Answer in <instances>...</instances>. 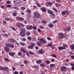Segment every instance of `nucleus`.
Segmentation results:
<instances>
[{"label":"nucleus","mask_w":74,"mask_h":74,"mask_svg":"<svg viewBox=\"0 0 74 74\" xmlns=\"http://www.w3.org/2000/svg\"><path fill=\"white\" fill-rule=\"evenodd\" d=\"M36 62L37 64H41L42 63V61L40 60H38L36 61Z\"/></svg>","instance_id":"15"},{"label":"nucleus","mask_w":74,"mask_h":74,"mask_svg":"<svg viewBox=\"0 0 74 74\" xmlns=\"http://www.w3.org/2000/svg\"><path fill=\"white\" fill-rule=\"evenodd\" d=\"M6 46L8 47H11L12 49L14 48V45L11 43H6Z\"/></svg>","instance_id":"1"},{"label":"nucleus","mask_w":74,"mask_h":74,"mask_svg":"<svg viewBox=\"0 0 74 74\" xmlns=\"http://www.w3.org/2000/svg\"><path fill=\"white\" fill-rule=\"evenodd\" d=\"M42 10V12H45L46 11V8L44 7H43L40 9Z\"/></svg>","instance_id":"9"},{"label":"nucleus","mask_w":74,"mask_h":74,"mask_svg":"<svg viewBox=\"0 0 74 74\" xmlns=\"http://www.w3.org/2000/svg\"><path fill=\"white\" fill-rule=\"evenodd\" d=\"M11 28L12 29V30H13L14 31H16V29H15V27H11Z\"/></svg>","instance_id":"44"},{"label":"nucleus","mask_w":74,"mask_h":74,"mask_svg":"<svg viewBox=\"0 0 74 74\" xmlns=\"http://www.w3.org/2000/svg\"><path fill=\"white\" fill-rule=\"evenodd\" d=\"M61 71H65V66H62L60 69Z\"/></svg>","instance_id":"10"},{"label":"nucleus","mask_w":74,"mask_h":74,"mask_svg":"<svg viewBox=\"0 0 74 74\" xmlns=\"http://www.w3.org/2000/svg\"><path fill=\"white\" fill-rule=\"evenodd\" d=\"M26 27L27 28V29H28V30H31L33 28V26L31 25H26Z\"/></svg>","instance_id":"6"},{"label":"nucleus","mask_w":74,"mask_h":74,"mask_svg":"<svg viewBox=\"0 0 74 74\" xmlns=\"http://www.w3.org/2000/svg\"><path fill=\"white\" fill-rule=\"evenodd\" d=\"M62 15H65V11H63L61 13Z\"/></svg>","instance_id":"37"},{"label":"nucleus","mask_w":74,"mask_h":74,"mask_svg":"<svg viewBox=\"0 0 74 74\" xmlns=\"http://www.w3.org/2000/svg\"><path fill=\"white\" fill-rule=\"evenodd\" d=\"M39 22L40 23H42V19L39 18Z\"/></svg>","instance_id":"25"},{"label":"nucleus","mask_w":74,"mask_h":74,"mask_svg":"<svg viewBox=\"0 0 74 74\" xmlns=\"http://www.w3.org/2000/svg\"><path fill=\"white\" fill-rule=\"evenodd\" d=\"M50 66L51 67V68H52V67H53L55 66V64H51L50 65Z\"/></svg>","instance_id":"24"},{"label":"nucleus","mask_w":74,"mask_h":74,"mask_svg":"<svg viewBox=\"0 0 74 74\" xmlns=\"http://www.w3.org/2000/svg\"><path fill=\"white\" fill-rule=\"evenodd\" d=\"M47 12L49 13V14H50V15H52V14H53V12H52V11L51 10H48Z\"/></svg>","instance_id":"12"},{"label":"nucleus","mask_w":74,"mask_h":74,"mask_svg":"<svg viewBox=\"0 0 74 74\" xmlns=\"http://www.w3.org/2000/svg\"><path fill=\"white\" fill-rule=\"evenodd\" d=\"M71 59H74V56H71Z\"/></svg>","instance_id":"61"},{"label":"nucleus","mask_w":74,"mask_h":74,"mask_svg":"<svg viewBox=\"0 0 74 74\" xmlns=\"http://www.w3.org/2000/svg\"><path fill=\"white\" fill-rule=\"evenodd\" d=\"M20 35L21 37H25V32L23 31L20 32Z\"/></svg>","instance_id":"4"},{"label":"nucleus","mask_w":74,"mask_h":74,"mask_svg":"<svg viewBox=\"0 0 74 74\" xmlns=\"http://www.w3.org/2000/svg\"><path fill=\"white\" fill-rule=\"evenodd\" d=\"M5 61H6L7 62H8V61H9V59H8L7 58H5Z\"/></svg>","instance_id":"46"},{"label":"nucleus","mask_w":74,"mask_h":74,"mask_svg":"<svg viewBox=\"0 0 74 74\" xmlns=\"http://www.w3.org/2000/svg\"><path fill=\"white\" fill-rule=\"evenodd\" d=\"M58 49L60 50H62L63 49H65V47L60 46L58 47Z\"/></svg>","instance_id":"13"},{"label":"nucleus","mask_w":74,"mask_h":74,"mask_svg":"<svg viewBox=\"0 0 74 74\" xmlns=\"http://www.w3.org/2000/svg\"><path fill=\"white\" fill-rule=\"evenodd\" d=\"M4 67H0V70H2V71H3V70H4Z\"/></svg>","instance_id":"40"},{"label":"nucleus","mask_w":74,"mask_h":74,"mask_svg":"<svg viewBox=\"0 0 74 74\" xmlns=\"http://www.w3.org/2000/svg\"><path fill=\"white\" fill-rule=\"evenodd\" d=\"M4 36H5V37H7L8 36V35L7 34H4Z\"/></svg>","instance_id":"57"},{"label":"nucleus","mask_w":74,"mask_h":74,"mask_svg":"<svg viewBox=\"0 0 74 74\" xmlns=\"http://www.w3.org/2000/svg\"><path fill=\"white\" fill-rule=\"evenodd\" d=\"M71 66H72L71 69L72 70H74V64L71 63L70 64Z\"/></svg>","instance_id":"22"},{"label":"nucleus","mask_w":74,"mask_h":74,"mask_svg":"<svg viewBox=\"0 0 74 74\" xmlns=\"http://www.w3.org/2000/svg\"><path fill=\"white\" fill-rule=\"evenodd\" d=\"M19 72L17 71H15L14 72V74H18Z\"/></svg>","instance_id":"47"},{"label":"nucleus","mask_w":74,"mask_h":74,"mask_svg":"<svg viewBox=\"0 0 74 74\" xmlns=\"http://www.w3.org/2000/svg\"><path fill=\"white\" fill-rule=\"evenodd\" d=\"M17 26H18V27H20L21 26V23H17Z\"/></svg>","instance_id":"28"},{"label":"nucleus","mask_w":74,"mask_h":74,"mask_svg":"<svg viewBox=\"0 0 74 74\" xmlns=\"http://www.w3.org/2000/svg\"><path fill=\"white\" fill-rule=\"evenodd\" d=\"M52 4V3H51V2H47L46 3V4L47 5H51V4Z\"/></svg>","instance_id":"23"},{"label":"nucleus","mask_w":74,"mask_h":74,"mask_svg":"<svg viewBox=\"0 0 74 74\" xmlns=\"http://www.w3.org/2000/svg\"><path fill=\"white\" fill-rule=\"evenodd\" d=\"M61 0H56V1L57 3H60V1Z\"/></svg>","instance_id":"62"},{"label":"nucleus","mask_w":74,"mask_h":74,"mask_svg":"<svg viewBox=\"0 0 74 74\" xmlns=\"http://www.w3.org/2000/svg\"><path fill=\"white\" fill-rule=\"evenodd\" d=\"M27 48H28V49H33V48H34V47H33L32 45L29 46Z\"/></svg>","instance_id":"21"},{"label":"nucleus","mask_w":74,"mask_h":74,"mask_svg":"<svg viewBox=\"0 0 74 74\" xmlns=\"http://www.w3.org/2000/svg\"><path fill=\"white\" fill-rule=\"evenodd\" d=\"M43 23L46 24L47 23V21L45 20H43L42 21Z\"/></svg>","instance_id":"51"},{"label":"nucleus","mask_w":74,"mask_h":74,"mask_svg":"<svg viewBox=\"0 0 74 74\" xmlns=\"http://www.w3.org/2000/svg\"><path fill=\"white\" fill-rule=\"evenodd\" d=\"M22 32H26V29L25 28H23L22 29Z\"/></svg>","instance_id":"48"},{"label":"nucleus","mask_w":74,"mask_h":74,"mask_svg":"<svg viewBox=\"0 0 74 74\" xmlns=\"http://www.w3.org/2000/svg\"><path fill=\"white\" fill-rule=\"evenodd\" d=\"M12 15L13 16H16V11L15 10L12 13Z\"/></svg>","instance_id":"17"},{"label":"nucleus","mask_w":74,"mask_h":74,"mask_svg":"<svg viewBox=\"0 0 74 74\" xmlns=\"http://www.w3.org/2000/svg\"><path fill=\"white\" fill-rule=\"evenodd\" d=\"M45 61L46 63L47 64H50V63H51V62H50V61H49V60Z\"/></svg>","instance_id":"27"},{"label":"nucleus","mask_w":74,"mask_h":74,"mask_svg":"<svg viewBox=\"0 0 74 74\" xmlns=\"http://www.w3.org/2000/svg\"><path fill=\"white\" fill-rule=\"evenodd\" d=\"M5 20H6V21H10V19L8 18H5Z\"/></svg>","instance_id":"64"},{"label":"nucleus","mask_w":74,"mask_h":74,"mask_svg":"<svg viewBox=\"0 0 74 74\" xmlns=\"http://www.w3.org/2000/svg\"><path fill=\"white\" fill-rule=\"evenodd\" d=\"M24 63L25 64H27V63H28V61L26 60H25L24 61Z\"/></svg>","instance_id":"50"},{"label":"nucleus","mask_w":74,"mask_h":74,"mask_svg":"<svg viewBox=\"0 0 74 74\" xmlns=\"http://www.w3.org/2000/svg\"><path fill=\"white\" fill-rule=\"evenodd\" d=\"M53 10L54 11H55V12H58V10H57L56 9L53 8Z\"/></svg>","instance_id":"45"},{"label":"nucleus","mask_w":74,"mask_h":74,"mask_svg":"<svg viewBox=\"0 0 74 74\" xmlns=\"http://www.w3.org/2000/svg\"><path fill=\"white\" fill-rule=\"evenodd\" d=\"M29 54H30L31 55H34V53L31 51H29Z\"/></svg>","instance_id":"39"},{"label":"nucleus","mask_w":74,"mask_h":74,"mask_svg":"<svg viewBox=\"0 0 74 74\" xmlns=\"http://www.w3.org/2000/svg\"><path fill=\"white\" fill-rule=\"evenodd\" d=\"M47 39L48 40H51V38L50 37H47Z\"/></svg>","instance_id":"59"},{"label":"nucleus","mask_w":74,"mask_h":74,"mask_svg":"<svg viewBox=\"0 0 74 74\" xmlns=\"http://www.w3.org/2000/svg\"><path fill=\"white\" fill-rule=\"evenodd\" d=\"M26 35L27 36H29V35H30V33L28 31L26 32Z\"/></svg>","instance_id":"26"},{"label":"nucleus","mask_w":74,"mask_h":74,"mask_svg":"<svg viewBox=\"0 0 74 74\" xmlns=\"http://www.w3.org/2000/svg\"><path fill=\"white\" fill-rule=\"evenodd\" d=\"M27 38L29 40L31 41L32 40V37L30 36H28L27 37Z\"/></svg>","instance_id":"30"},{"label":"nucleus","mask_w":74,"mask_h":74,"mask_svg":"<svg viewBox=\"0 0 74 74\" xmlns=\"http://www.w3.org/2000/svg\"><path fill=\"white\" fill-rule=\"evenodd\" d=\"M26 55L27 56H30V55H29V54L28 52H27L26 53Z\"/></svg>","instance_id":"60"},{"label":"nucleus","mask_w":74,"mask_h":74,"mask_svg":"<svg viewBox=\"0 0 74 74\" xmlns=\"http://www.w3.org/2000/svg\"><path fill=\"white\" fill-rule=\"evenodd\" d=\"M37 30L39 33H40V32H41V29H40L39 28L37 29Z\"/></svg>","instance_id":"63"},{"label":"nucleus","mask_w":74,"mask_h":74,"mask_svg":"<svg viewBox=\"0 0 74 74\" xmlns=\"http://www.w3.org/2000/svg\"><path fill=\"white\" fill-rule=\"evenodd\" d=\"M71 49H72V50H73L74 49V44H73V45H71Z\"/></svg>","instance_id":"29"},{"label":"nucleus","mask_w":74,"mask_h":74,"mask_svg":"<svg viewBox=\"0 0 74 74\" xmlns=\"http://www.w3.org/2000/svg\"><path fill=\"white\" fill-rule=\"evenodd\" d=\"M57 22H58V20H56L53 22V24H55V23H56Z\"/></svg>","instance_id":"35"},{"label":"nucleus","mask_w":74,"mask_h":74,"mask_svg":"<svg viewBox=\"0 0 74 74\" xmlns=\"http://www.w3.org/2000/svg\"><path fill=\"white\" fill-rule=\"evenodd\" d=\"M52 45L51 43L48 44V45L47 46V47H51Z\"/></svg>","instance_id":"32"},{"label":"nucleus","mask_w":74,"mask_h":74,"mask_svg":"<svg viewBox=\"0 0 74 74\" xmlns=\"http://www.w3.org/2000/svg\"><path fill=\"white\" fill-rule=\"evenodd\" d=\"M59 38L60 39H63V38H64V36L63 34L62 33H61L59 34Z\"/></svg>","instance_id":"2"},{"label":"nucleus","mask_w":74,"mask_h":74,"mask_svg":"<svg viewBox=\"0 0 74 74\" xmlns=\"http://www.w3.org/2000/svg\"><path fill=\"white\" fill-rule=\"evenodd\" d=\"M6 3L7 4H10V1H7Z\"/></svg>","instance_id":"56"},{"label":"nucleus","mask_w":74,"mask_h":74,"mask_svg":"<svg viewBox=\"0 0 74 74\" xmlns=\"http://www.w3.org/2000/svg\"><path fill=\"white\" fill-rule=\"evenodd\" d=\"M33 29L34 30H36L37 29V27H36L34 25L33 26Z\"/></svg>","instance_id":"54"},{"label":"nucleus","mask_w":74,"mask_h":74,"mask_svg":"<svg viewBox=\"0 0 74 74\" xmlns=\"http://www.w3.org/2000/svg\"><path fill=\"white\" fill-rule=\"evenodd\" d=\"M48 26L49 27H53V25L51 23H50L48 25Z\"/></svg>","instance_id":"20"},{"label":"nucleus","mask_w":74,"mask_h":74,"mask_svg":"<svg viewBox=\"0 0 74 74\" xmlns=\"http://www.w3.org/2000/svg\"><path fill=\"white\" fill-rule=\"evenodd\" d=\"M1 8H3V9L5 8V7L3 5H1Z\"/></svg>","instance_id":"55"},{"label":"nucleus","mask_w":74,"mask_h":74,"mask_svg":"<svg viewBox=\"0 0 74 74\" xmlns=\"http://www.w3.org/2000/svg\"><path fill=\"white\" fill-rule=\"evenodd\" d=\"M55 5H56V7H58V6H60V4H58L56 3H55Z\"/></svg>","instance_id":"53"},{"label":"nucleus","mask_w":74,"mask_h":74,"mask_svg":"<svg viewBox=\"0 0 74 74\" xmlns=\"http://www.w3.org/2000/svg\"><path fill=\"white\" fill-rule=\"evenodd\" d=\"M70 27H68L67 29V32H69L70 30Z\"/></svg>","instance_id":"52"},{"label":"nucleus","mask_w":74,"mask_h":74,"mask_svg":"<svg viewBox=\"0 0 74 74\" xmlns=\"http://www.w3.org/2000/svg\"><path fill=\"white\" fill-rule=\"evenodd\" d=\"M31 46L33 47H34L35 46V44L34 43H31Z\"/></svg>","instance_id":"43"},{"label":"nucleus","mask_w":74,"mask_h":74,"mask_svg":"<svg viewBox=\"0 0 74 74\" xmlns=\"http://www.w3.org/2000/svg\"><path fill=\"white\" fill-rule=\"evenodd\" d=\"M20 44L21 45H23V46H25V44L24 42H21Z\"/></svg>","instance_id":"33"},{"label":"nucleus","mask_w":74,"mask_h":74,"mask_svg":"<svg viewBox=\"0 0 74 74\" xmlns=\"http://www.w3.org/2000/svg\"><path fill=\"white\" fill-rule=\"evenodd\" d=\"M66 13V15H68L69 14V12H67V11H65V14Z\"/></svg>","instance_id":"42"},{"label":"nucleus","mask_w":74,"mask_h":74,"mask_svg":"<svg viewBox=\"0 0 74 74\" xmlns=\"http://www.w3.org/2000/svg\"><path fill=\"white\" fill-rule=\"evenodd\" d=\"M35 22L36 23H38L39 22V18H36L35 19Z\"/></svg>","instance_id":"16"},{"label":"nucleus","mask_w":74,"mask_h":74,"mask_svg":"<svg viewBox=\"0 0 74 74\" xmlns=\"http://www.w3.org/2000/svg\"><path fill=\"white\" fill-rule=\"evenodd\" d=\"M9 41H10V43H13V42H14L15 40L12 39H10L9 40Z\"/></svg>","instance_id":"19"},{"label":"nucleus","mask_w":74,"mask_h":74,"mask_svg":"<svg viewBox=\"0 0 74 74\" xmlns=\"http://www.w3.org/2000/svg\"><path fill=\"white\" fill-rule=\"evenodd\" d=\"M21 50L22 52H23V53H26V50L25 49H24L22 48H21Z\"/></svg>","instance_id":"18"},{"label":"nucleus","mask_w":74,"mask_h":74,"mask_svg":"<svg viewBox=\"0 0 74 74\" xmlns=\"http://www.w3.org/2000/svg\"><path fill=\"white\" fill-rule=\"evenodd\" d=\"M15 52H10L9 53V55H10L11 56H14L15 55Z\"/></svg>","instance_id":"8"},{"label":"nucleus","mask_w":74,"mask_h":74,"mask_svg":"<svg viewBox=\"0 0 74 74\" xmlns=\"http://www.w3.org/2000/svg\"><path fill=\"white\" fill-rule=\"evenodd\" d=\"M4 49L6 52H8L10 50V49H9V48L7 47H5Z\"/></svg>","instance_id":"11"},{"label":"nucleus","mask_w":74,"mask_h":74,"mask_svg":"<svg viewBox=\"0 0 74 74\" xmlns=\"http://www.w3.org/2000/svg\"><path fill=\"white\" fill-rule=\"evenodd\" d=\"M40 66H42L44 67L45 66V65H44V64L42 63L40 64Z\"/></svg>","instance_id":"38"},{"label":"nucleus","mask_w":74,"mask_h":74,"mask_svg":"<svg viewBox=\"0 0 74 74\" xmlns=\"http://www.w3.org/2000/svg\"><path fill=\"white\" fill-rule=\"evenodd\" d=\"M37 5L38 7H41V5H40V4L38 3H37Z\"/></svg>","instance_id":"58"},{"label":"nucleus","mask_w":74,"mask_h":74,"mask_svg":"<svg viewBox=\"0 0 74 74\" xmlns=\"http://www.w3.org/2000/svg\"><path fill=\"white\" fill-rule=\"evenodd\" d=\"M51 56L52 57H53L54 58H56V56L55 54H53L51 55Z\"/></svg>","instance_id":"41"},{"label":"nucleus","mask_w":74,"mask_h":74,"mask_svg":"<svg viewBox=\"0 0 74 74\" xmlns=\"http://www.w3.org/2000/svg\"><path fill=\"white\" fill-rule=\"evenodd\" d=\"M27 11L28 13L29 14H30V13H31V11H30V10L27 9Z\"/></svg>","instance_id":"36"},{"label":"nucleus","mask_w":74,"mask_h":74,"mask_svg":"<svg viewBox=\"0 0 74 74\" xmlns=\"http://www.w3.org/2000/svg\"><path fill=\"white\" fill-rule=\"evenodd\" d=\"M40 42L41 43H42V44H46V42L44 40V39L42 38L40 39Z\"/></svg>","instance_id":"3"},{"label":"nucleus","mask_w":74,"mask_h":74,"mask_svg":"<svg viewBox=\"0 0 74 74\" xmlns=\"http://www.w3.org/2000/svg\"><path fill=\"white\" fill-rule=\"evenodd\" d=\"M12 8L14 9H17L18 8V7L17 6H14L12 7Z\"/></svg>","instance_id":"49"},{"label":"nucleus","mask_w":74,"mask_h":74,"mask_svg":"<svg viewBox=\"0 0 74 74\" xmlns=\"http://www.w3.org/2000/svg\"><path fill=\"white\" fill-rule=\"evenodd\" d=\"M16 20H19V21H23V18L19 17H16Z\"/></svg>","instance_id":"5"},{"label":"nucleus","mask_w":74,"mask_h":74,"mask_svg":"<svg viewBox=\"0 0 74 74\" xmlns=\"http://www.w3.org/2000/svg\"><path fill=\"white\" fill-rule=\"evenodd\" d=\"M38 53L39 54H42V53H43V50L40 49L38 51Z\"/></svg>","instance_id":"14"},{"label":"nucleus","mask_w":74,"mask_h":74,"mask_svg":"<svg viewBox=\"0 0 74 74\" xmlns=\"http://www.w3.org/2000/svg\"><path fill=\"white\" fill-rule=\"evenodd\" d=\"M34 16L37 17H39L40 16V14L37 12H34Z\"/></svg>","instance_id":"7"},{"label":"nucleus","mask_w":74,"mask_h":74,"mask_svg":"<svg viewBox=\"0 0 74 74\" xmlns=\"http://www.w3.org/2000/svg\"><path fill=\"white\" fill-rule=\"evenodd\" d=\"M37 45H38V46H41V44L40 43V42H37Z\"/></svg>","instance_id":"34"},{"label":"nucleus","mask_w":74,"mask_h":74,"mask_svg":"<svg viewBox=\"0 0 74 74\" xmlns=\"http://www.w3.org/2000/svg\"><path fill=\"white\" fill-rule=\"evenodd\" d=\"M9 70V69L7 67H4V70H5V71H6V70Z\"/></svg>","instance_id":"31"}]
</instances>
